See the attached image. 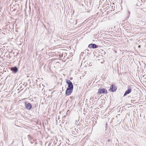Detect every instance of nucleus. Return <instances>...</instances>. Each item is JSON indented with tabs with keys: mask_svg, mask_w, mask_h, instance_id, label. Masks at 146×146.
Returning a JSON list of instances; mask_svg holds the SVG:
<instances>
[{
	"mask_svg": "<svg viewBox=\"0 0 146 146\" xmlns=\"http://www.w3.org/2000/svg\"><path fill=\"white\" fill-rule=\"evenodd\" d=\"M133 86L131 85L129 86L127 88L128 90L125 92L124 94V96H125L127 95V94L130 93L131 92V90Z\"/></svg>",
	"mask_w": 146,
	"mask_h": 146,
	"instance_id": "f257e3e1",
	"label": "nucleus"
},
{
	"mask_svg": "<svg viewBox=\"0 0 146 146\" xmlns=\"http://www.w3.org/2000/svg\"><path fill=\"white\" fill-rule=\"evenodd\" d=\"M66 82L68 84V88L72 89H73V85L71 82L69 80H66Z\"/></svg>",
	"mask_w": 146,
	"mask_h": 146,
	"instance_id": "f03ea898",
	"label": "nucleus"
},
{
	"mask_svg": "<svg viewBox=\"0 0 146 146\" xmlns=\"http://www.w3.org/2000/svg\"><path fill=\"white\" fill-rule=\"evenodd\" d=\"M107 93V91L105 88L101 89L100 88L98 90V93L100 94H106Z\"/></svg>",
	"mask_w": 146,
	"mask_h": 146,
	"instance_id": "7ed1b4c3",
	"label": "nucleus"
},
{
	"mask_svg": "<svg viewBox=\"0 0 146 146\" xmlns=\"http://www.w3.org/2000/svg\"><path fill=\"white\" fill-rule=\"evenodd\" d=\"M117 89V87L113 85H111L110 88L109 90L113 92L116 91Z\"/></svg>",
	"mask_w": 146,
	"mask_h": 146,
	"instance_id": "20e7f679",
	"label": "nucleus"
},
{
	"mask_svg": "<svg viewBox=\"0 0 146 146\" xmlns=\"http://www.w3.org/2000/svg\"><path fill=\"white\" fill-rule=\"evenodd\" d=\"M70 145L65 141H63L62 142H61L59 145L60 146H70Z\"/></svg>",
	"mask_w": 146,
	"mask_h": 146,
	"instance_id": "39448f33",
	"label": "nucleus"
},
{
	"mask_svg": "<svg viewBox=\"0 0 146 146\" xmlns=\"http://www.w3.org/2000/svg\"><path fill=\"white\" fill-rule=\"evenodd\" d=\"M73 89L67 88L66 91V95H70L72 92Z\"/></svg>",
	"mask_w": 146,
	"mask_h": 146,
	"instance_id": "423d86ee",
	"label": "nucleus"
},
{
	"mask_svg": "<svg viewBox=\"0 0 146 146\" xmlns=\"http://www.w3.org/2000/svg\"><path fill=\"white\" fill-rule=\"evenodd\" d=\"M25 104L26 108L27 109L30 110L32 108V105L30 103H28V104H27L26 102H25Z\"/></svg>",
	"mask_w": 146,
	"mask_h": 146,
	"instance_id": "0eeeda50",
	"label": "nucleus"
},
{
	"mask_svg": "<svg viewBox=\"0 0 146 146\" xmlns=\"http://www.w3.org/2000/svg\"><path fill=\"white\" fill-rule=\"evenodd\" d=\"M88 47L90 48H96L98 47V46L95 44H91L88 45Z\"/></svg>",
	"mask_w": 146,
	"mask_h": 146,
	"instance_id": "6e6552de",
	"label": "nucleus"
},
{
	"mask_svg": "<svg viewBox=\"0 0 146 146\" xmlns=\"http://www.w3.org/2000/svg\"><path fill=\"white\" fill-rule=\"evenodd\" d=\"M11 70L13 71V72L14 74L16 73L18 70L16 66L11 68Z\"/></svg>",
	"mask_w": 146,
	"mask_h": 146,
	"instance_id": "1a4fd4ad",
	"label": "nucleus"
},
{
	"mask_svg": "<svg viewBox=\"0 0 146 146\" xmlns=\"http://www.w3.org/2000/svg\"><path fill=\"white\" fill-rule=\"evenodd\" d=\"M28 138L29 139H31V135H28Z\"/></svg>",
	"mask_w": 146,
	"mask_h": 146,
	"instance_id": "9d476101",
	"label": "nucleus"
},
{
	"mask_svg": "<svg viewBox=\"0 0 146 146\" xmlns=\"http://www.w3.org/2000/svg\"><path fill=\"white\" fill-rule=\"evenodd\" d=\"M107 141L108 142H109L110 141V139H108L107 140Z\"/></svg>",
	"mask_w": 146,
	"mask_h": 146,
	"instance_id": "9b49d317",
	"label": "nucleus"
},
{
	"mask_svg": "<svg viewBox=\"0 0 146 146\" xmlns=\"http://www.w3.org/2000/svg\"><path fill=\"white\" fill-rule=\"evenodd\" d=\"M138 47L139 48H140V47H141V45H139V46H138Z\"/></svg>",
	"mask_w": 146,
	"mask_h": 146,
	"instance_id": "f8f14e48",
	"label": "nucleus"
},
{
	"mask_svg": "<svg viewBox=\"0 0 146 146\" xmlns=\"http://www.w3.org/2000/svg\"><path fill=\"white\" fill-rule=\"evenodd\" d=\"M85 51H88V50H85Z\"/></svg>",
	"mask_w": 146,
	"mask_h": 146,
	"instance_id": "ddd939ff",
	"label": "nucleus"
}]
</instances>
